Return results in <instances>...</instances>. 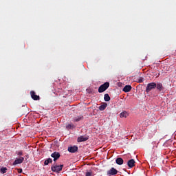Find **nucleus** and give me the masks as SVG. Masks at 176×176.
Segmentation results:
<instances>
[{
	"label": "nucleus",
	"instance_id": "1",
	"mask_svg": "<svg viewBox=\"0 0 176 176\" xmlns=\"http://www.w3.org/2000/svg\"><path fill=\"white\" fill-rule=\"evenodd\" d=\"M63 167L64 164L58 165L57 163L54 162L51 166V170L53 171V173H58L60 171H63Z\"/></svg>",
	"mask_w": 176,
	"mask_h": 176
},
{
	"label": "nucleus",
	"instance_id": "2",
	"mask_svg": "<svg viewBox=\"0 0 176 176\" xmlns=\"http://www.w3.org/2000/svg\"><path fill=\"white\" fill-rule=\"evenodd\" d=\"M109 87V83L108 82H104L103 85H100L98 88V93H104Z\"/></svg>",
	"mask_w": 176,
	"mask_h": 176
},
{
	"label": "nucleus",
	"instance_id": "3",
	"mask_svg": "<svg viewBox=\"0 0 176 176\" xmlns=\"http://www.w3.org/2000/svg\"><path fill=\"white\" fill-rule=\"evenodd\" d=\"M153 89H156V83L155 82H151L147 84V86L146 87V93H149L151 90H153Z\"/></svg>",
	"mask_w": 176,
	"mask_h": 176
},
{
	"label": "nucleus",
	"instance_id": "4",
	"mask_svg": "<svg viewBox=\"0 0 176 176\" xmlns=\"http://www.w3.org/2000/svg\"><path fill=\"white\" fill-rule=\"evenodd\" d=\"M61 155H60V153L55 151L53 153L51 154V157H53L54 162H56L58 159H60Z\"/></svg>",
	"mask_w": 176,
	"mask_h": 176
},
{
	"label": "nucleus",
	"instance_id": "5",
	"mask_svg": "<svg viewBox=\"0 0 176 176\" xmlns=\"http://www.w3.org/2000/svg\"><path fill=\"white\" fill-rule=\"evenodd\" d=\"M24 162V158L23 157H20L19 158L14 160L13 162V166H16V164H21Z\"/></svg>",
	"mask_w": 176,
	"mask_h": 176
},
{
	"label": "nucleus",
	"instance_id": "6",
	"mask_svg": "<svg viewBox=\"0 0 176 176\" xmlns=\"http://www.w3.org/2000/svg\"><path fill=\"white\" fill-rule=\"evenodd\" d=\"M87 140H89V136L81 135L78 138L77 141L78 142H85V141H87Z\"/></svg>",
	"mask_w": 176,
	"mask_h": 176
},
{
	"label": "nucleus",
	"instance_id": "7",
	"mask_svg": "<svg viewBox=\"0 0 176 176\" xmlns=\"http://www.w3.org/2000/svg\"><path fill=\"white\" fill-rule=\"evenodd\" d=\"M30 94L32 100H34V101H38V100H39V96L36 95V94H35V91H31Z\"/></svg>",
	"mask_w": 176,
	"mask_h": 176
},
{
	"label": "nucleus",
	"instance_id": "8",
	"mask_svg": "<svg viewBox=\"0 0 176 176\" xmlns=\"http://www.w3.org/2000/svg\"><path fill=\"white\" fill-rule=\"evenodd\" d=\"M127 166L128 167H129V168H133V167L135 166V161L134 160V159L129 160L127 162Z\"/></svg>",
	"mask_w": 176,
	"mask_h": 176
},
{
	"label": "nucleus",
	"instance_id": "9",
	"mask_svg": "<svg viewBox=\"0 0 176 176\" xmlns=\"http://www.w3.org/2000/svg\"><path fill=\"white\" fill-rule=\"evenodd\" d=\"M107 174H109V175H116V174H118V170L115 169V168H111L107 171Z\"/></svg>",
	"mask_w": 176,
	"mask_h": 176
},
{
	"label": "nucleus",
	"instance_id": "10",
	"mask_svg": "<svg viewBox=\"0 0 176 176\" xmlns=\"http://www.w3.org/2000/svg\"><path fill=\"white\" fill-rule=\"evenodd\" d=\"M68 151L70 153H75V152H78V146H74L68 148Z\"/></svg>",
	"mask_w": 176,
	"mask_h": 176
},
{
	"label": "nucleus",
	"instance_id": "11",
	"mask_svg": "<svg viewBox=\"0 0 176 176\" xmlns=\"http://www.w3.org/2000/svg\"><path fill=\"white\" fill-rule=\"evenodd\" d=\"M131 85H126L123 89H122V91H124V93H129V91H131Z\"/></svg>",
	"mask_w": 176,
	"mask_h": 176
},
{
	"label": "nucleus",
	"instance_id": "12",
	"mask_svg": "<svg viewBox=\"0 0 176 176\" xmlns=\"http://www.w3.org/2000/svg\"><path fill=\"white\" fill-rule=\"evenodd\" d=\"M116 163L117 164H118V166H122V164H123L124 161H123V158L122 157H118L116 160Z\"/></svg>",
	"mask_w": 176,
	"mask_h": 176
},
{
	"label": "nucleus",
	"instance_id": "13",
	"mask_svg": "<svg viewBox=\"0 0 176 176\" xmlns=\"http://www.w3.org/2000/svg\"><path fill=\"white\" fill-rule=\"evenodd\" d=\"M156 88L157 90H159V91H162V90H163V84L160 82H157L156 84Z\"/></svg>",
	"mask_w": 176,
	"mask_h": 176
},
{
	"label": "nucleus",
	"instance_id": "14",
	"mask_svg": "<svg viewBox=\"0 0 176 176\" xmlns=\"http://www.w3.org/2000/svg\"><path fill=\"white\" fill-rule=\"evenodd\" d=\"M127 116H129V113H127V111H122L120 114V118H127Z\"/></svg>",
	"mask_w": 176,
	"mask_h": 176
},
{
	"label": "nucleus",
	"instance_id": "15",
	"mask_svg": "<svg viewBox=\"0 0 176 176\" xmlns=\"http://www.w3.org/2000/svg\"><path fill=\"white\" fill-rule=\"evenodd\" d=\"M49 163H53V160L52 158H48L44 162V166H48Z\"/></svg>",
	"mask_w": 176,
	"mask_h": 176
},
{
	"label": "nucleus",
	"instance_id": "16",
	"mask_svg": "<svg viewBox=\"0 0 176 176\" xmlns=\"http://www.w3.org/2000/svg\"><path fill=\"white\" fill-rule=\"evenodd\" d=\"M104 100L106 102L111 101V97H109V95L108 94H104Z\"/></svg>",
	"mask_w": 176,
	"mask_h": 176
},
{
	"label": "nucleus",
	"instance_id": "17",
	"mask_svg": "<svg viewBox=\"0 0 176 176\" xmlns=\"http://www.w3.org/2000/svg\"><path fill=\"white\" fill-rule=\"evenodd\" d=\"M83 116H80L78 117L74 118V122H80V120H82Z\"/></svg>",
	"mask_w": 176,
	"mask_h": 176
},
{
	"label": "nucleus",
	"instance_id": "18",
	"mask_svg": "<svg viewBox=\"0 0 176 176\" xmlns=\"http://www.w3.org/2000/svg\"><path fill=\"white\" fill-rule=\"evenodd\" d=\"M107 103H104L103 104H102L99 107V109L100 111H104L105 109V108H107Z\"/></svg>",
	"mask_w": 176,
	"mask_h": 176
},
{
	"label": "nucleus",
	"instance_id": "19",
	"mask_svg": "<svg viewBox=\"0 0 176 176\" xmlns=\"http://www.w3.org/2000/svg\"><path fill=\"white\" fill-rule=\"evenodd\" d=\"M75 127V125H74V124H69L68 125H67L66 129H67L68 130H72V129H74Z\"/></svg>",
	"mask_w": 176,
	"mask_h": 176
},
{
	"label": "nucleus",
	"instance_id": "20",
	"mask_svg": "<svg viewBox=\"0 0 176 176\" xmlns=\"http://www.w3.org/2000/svg\"><path fill=\"white\" fill-rule=\"evenodd\" d=\"M7 170L8 168L6 167H3L0 169V173H1V174H6Z\"/></svg>",
	"mask_w": 176,
	"mask_h": 176
},
{
	"label": "nucleus",
	"instance_id": "21",
	"mask_svg": "<svg viewBox=\"0 0 176 176\" xmlns=\"http://www.w3.org/2000/svg\"><path fill=\"white\" fill-rule=\"evenodd\" d=\"M93 174V172L91 170H90L89 172H87L85 173V176H91Z\"/></svg>",
	"mask_w": 176,
	"mask_h": 176
},
{
	"label": "nucleus",
	"instance_id": "22",
	"mask_svg": "<svg viewBox=\"0 0 176 176\" xmlns=\"http://www.w3.org/2000/svg\"><path fill=\"white\" fill-rule=\"evenodd\" d=\"M16 155L19 156H23V151H16Z\"/></svg>",
	"mask_w": 176,
	"mask_h": 176
},
{
	"label": "nucleus",
	"instance_id": "23",
	"mask_svg": "<svg viewBox=\"0 0 176 176\" xmlns=\"http://www.w3.org/2000/svg\"><path fill=\"white\" fill-rule=\"evenodd\" d=\"M142 82H144V78H140L138 79V82H139V83H142Z\"/></svg>",
	"mask_w": 176,
	"mask_h": 176
},
{
	"label": "nucleus",
	"instance_id": "24",
	"mask_svg": "<svg viewBox=\"0 0 176 176\" xmlns=\"http://www.w3.org/2000/svg\"><path fill=\"white\" fill-rule=\"evenodd\" d=\"M17 171H18L19 174H21V173H23V169L22 168H17Z\"/></svg>",
	"mask_w": 176,
	"mask_h": 176
}]
</instances>
